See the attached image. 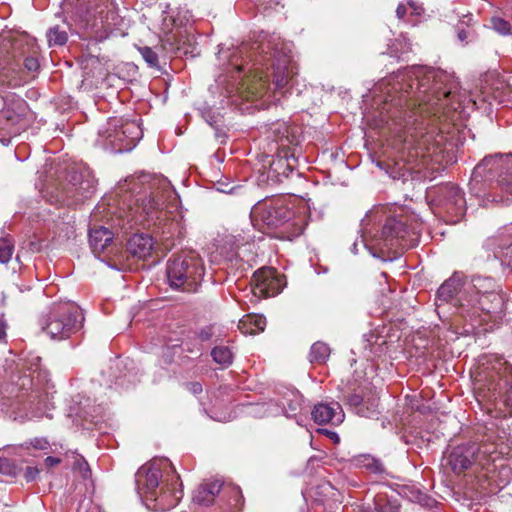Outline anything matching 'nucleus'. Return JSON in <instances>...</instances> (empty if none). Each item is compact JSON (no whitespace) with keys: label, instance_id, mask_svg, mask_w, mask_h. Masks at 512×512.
Returning <instances> with one entry per match:
<instances>
[{"label":"nucleus","instance_id":"nucleus-19","mask_svg":"<svg viewBox=\"0 0 512 512\" xmlns=\"http://www.w3.org/2000/svg\"><path fill=\"white\" fill-rule=\"evenodd\" d=\"M89 243L93 254L113 268L120 270L124 267L123 252L113 243V233L105 227L91 228Z\"/></svg>","mask_w":512,"mask_h":512},{"label":"nucleus","instance_id":"nucleus-20","mask_svg":"<svg viewBox=\"0 0 512 512\" xmlns=\"http://www.w3.org/2000/svg\"><path fill=\"white\" fill-rule=\"evenodd\" d=\"M96 188V180L88 171H73L69 176V183L63 190V201L68 205L83 202L89 198Z\"/></svg>","mask_w":512,"mask_h":512},{"label":"nucleus","instance_id":"nucleus-45","mask_svg":"<svg viewBox=\"0 0 512 512\" xmlns=\"http://www.w3.org/2000/svg\"><path fill=\"white\" fill-rule=\"evenodd\" d=\"M62 461H63V459H61L59 457L48 456L44 460V464L47 468H51V467H54V466L60 464Z\"/></svg>","mask_w":512,"mask_h":512},{"label":"nucleus","instance_id":"nucleus-15","mask_svg":"<svg viewBox=\"0 0 512 512\" xmlns=\"http://www.w3.org/2000/svg\"><path fill=\"white\" fill-rule=\"evenodd\" d=\"M82 19L86 27L100 38L121 22L114 0H87Z\"/></svg>","mask_w":512,"mask_h":512},{"label":"nucleus","instance_id":"nucleus-25","mask_svg":"<svg viewBox=\"0 0 512 512\" xmlns=\"http://www.w3.org/2000/svg\"><path fill=\"white\" fill-rule=\"evenodd\" d=\"M224 483L220 479L207 480L201 483L193 493V502L208 506L214 502Z\"/></svg>","mask_w":512,"mask_h":512},{"label":"nucleus","instance_id":"nucleus-44","mask_svg":"<svg viewBox=\"0 0 512 512\" xmlns=\"http://www.w3.org/2000/svg\"><path fill=\"white\" fill-rule=\"evenodd\" d=\"M212 336H213V327L212 326L204 327L198 333V337L201 341H208L211 339Z\"/></svg>","mask_w":512,"mask_h":512},{"label":"nucleus","instance_id":"nucleus-49","mask_svg":"<svg viewBox=\"0 0 512 512\" xmlns=\"http://www.w3.org/2000/svg\"><path fill=\"white\" fill-rule=\"evenodd\" d=\"M5 336V327L4 324L0 321V339Z\"/></svg>","mask_w":512,"mask_h":512},{"label":"nucleus","instance_id":"nucleus-29","mask_svg":"<svg viewBox=\"0 0 512 512\" xmlns=\"http://www.w3.org/2000/svg\"><path fill=\"white\" fill-rule=\"evenodd\" d=\"M240 323L244 333L256 334L264 331L266 319L262 315H248Z\"/></svg>","mask_w":512,"mask_h":512},{"label":"nucleus","instance_id":"nucleus-9","mask_svg":"<svg viewBox=\"0 0 512 512\" xmlns=\"http://www.w3.org/2000/svg\"><path fill=\"white\" fill-rule=\"evenodd\" d=\"M83 315L73 303H59L42 317L40 325L42 330L51 339H66L80 330L83 323Z\"/></svg>","mask_w":512,"mask_h":512},{"label":"nucleus","instance_id":"nucleus-38","mask_svg":"<svg viewBox=\"0 0 512 512\" xmlns=\"http://www.w3.org/2000/svg\"><path fill=\"white\" fill-rule=\"evenodd\" d=\"M492 28L500 35H508L511 32V24L501 17L491 19Z\"/></svg>","mask_w":512,"mask_h":512},{"label":"nucleus","instance_id":"nucleus-34","mask_svg":"<svg viewBox=\"0 0 512 512\" xmlns=\"http://www.w3.org/2000/svg\"><path fill=\"white\" fill-rule=\"evenodd\" d=\"M213 360L223 366H229L233 361V353L226 346H216L211 351Z\"/></svg>","mask_w":512,"mask_h":512},{"label":"nucleus","instance_id":"nucleus-12","mask_svg":"<svg viewBox=\"0 0 512 512\" xmlns=\"http://www.w3.org/2000/svg\"><path fill=\"white\" fill-rule=\"evenodd\" d=\"M23 60L25 69L30 73L39 71L38 46L33 37L21 34H9L5 36L0 45V68L10 61L18 63Z\"/></svg>","mask_w":512,"mask_h":512},{"label":"nucleus","instance_id":"nucleus-48","mask_svg":"<svg viewBox=\"0 0 512 512\" xmlns=\"http://www.w3.org/2000/svg\"><path fill=\"white\" fill-rule=\"evenodd\" d=\"M457 36L460 42H464L468 38L467 32L460 26L457 27Z\"/></svg>","mask_w":512,"mask_h":512},{"label":"nucleus","instance_id":"nucleus-47","mask_svg":"<svg viewBox=\"0 0 512 512\" xmlns=\"http://www.w3.org/2000/svg\"><path fill=\"white\" fill-rule=\"evenodd\" d=\"M384 343L385 341L383 339H376L375 340V344L376 346H374V353L375 354H381L384 350L383 346H384Z\"/></svg>","mask_w":512,"mask_h":512},{"label":"nucleus","instance_id":"nucleus-4","mask_svg":"<svg viewBox=\"0 0 512 512\" xmlns=\"http://www.w3.org/2000/svg\"><path fill=\"white\" fill-rule=\"evenodd\" d=\"M382 209L372 210L361 221V244L374 257L397 254L410 248L417 240L415 228L408 227L401 218L387 217Z\"/></svg>","mask_w":512,"mask_h":512},{"label":"nucleus","instance_id":"nucleus-16","mask_svg":"<svg viewBox=\"0 0 512 512\" xmlns=\"http://www.w3.org/2000/svg\"><path fill=\"white\" fill-rule=\"evenodd\" d=\"M428 197L448 223L459 222L465 214L466 201L463 192L454 184L446 183L435 187L428 192Z\"/></svg>","mask_w":512,"mask_h":512},{"label":"nucleus","instance_id":"nucleus-23","mask_svg":"<svg viewBox=\"0 0 512 512\" xmlns=\"http://www.w3.org/2000/svg\"><path fill=\"white\" fill-rule=\"evenodd\" d=\"M465 280L462 276L455 273L446 280L437 291V301L448 303L453 302L463 317L467 316V306H463L459 301V292L461 291Z\"/></svg>","mask_w":512,"mask_h":512},{"label":"nucleus","instance_id":"nucleus-13","mask_svg":"<svg viewBox=\"0 0 512 512\" xmlns=\"http://www.w3.org/2000/svg\"><path fill=\"white\" fill-rule=\"evenodd\" d=\"M29 107L20 97L9 96L6 101L0 96V142L8 145L11 138L20 134L29 125Z\"/></svg>","mask_w":512,"mask_h":512},{"label":"nucleus","instance_id":"nucleus-28","mask_svg":"<svg viewBox=\"0 0 512 512\" xmlns=\"http://www.w3.org/2000/svg\"><path fill=\"white\" fill-rule=\"evenodd\" d=\"M348 403L350 406L356 409L357 414L363 417H372L378 408L377 399H369L368 401H364V399L358 394L350 395L348 398Z\"/></svg>","mask_w":512,"mask_h":512},{"label":"nucleus","instance_id":"nucleus-24","mask_svg":"<svg viewBox=\"0 0 512 512\" xmlns=\"http://www.w3.org/2000/svg\"><path fill=\"white\" fill-rule=\"evenodd\" d=\"M312 418L318 425H338L344 420L342 407L337 402L318 403L312 410Z\"/></svg>","mask_w":512,"mask_h":512},{"label":"nucleus","instance_id":"nucleus-21","mask_svg":"<svg viewBox=\"0 0 512 512\" xmlns=\"http://www.w3.org/2000/svg\"><path fill=\"white\" fill-rule=\"evenodd\" d=\"M254 294L263 297H272L283 289L281 277L271 268L259 269L253 274Z\"/></svg>","mask_w":512,"mask_h":512},{"label":"nucleus","instance_id":"nucleus-50","mask_svg":"<svg viewBox=\"0 0 512 512\" xmlns=\"http://www.w3.org/2000/svg\"><path fill=\"white\" fill-rule=\"evenodd\" d=\"M358 245H359L358 241H355V242L353 243V245H352L351 250H352V252H353L354 254H357V253H358Z\"/></svg>","mask_w":512,"mask_h":512},{"label":"nucleus","instance_id":"nucleus-43","mask_svg":"<svg viewBox=\"0 0 512 512\" xmlns=\"http://www.w3.org/2000/svg\"><path fill=\"white\" fill-rule=\"evenodd\" d=\"M40 473V470L37 467H27L25 470L24 477L27 482L34 481Z\"/></svg>","mask_w":512,"mask_h":512},{"label":"nucleus","instance_id":"nucleus-6","mask_svg":"<svg viewBox=\"0 0 512 512\" xmlns=\"http://www.w3.org/2000/svg\"><path fill=\"white\" fill-rule=\"evenodd\" d=\"M479 390H487L488 397L500 399L512 415V365L498 355L486 356L475 375Z\"/></svg>","mask_w":512,"mask_h":512},{"label":"nucleus","instance_id":"nucleus-2","mask_svg":"<svg viewBox=\"0 0 512 512\" xmlns=\"http://www.w3.org/2000/svg\"><path fill=\"white\" fill-rule=\"evenodd\" d=\"M290 47L277 37H269L260 43L241 46L233 53L231 65L237 72L249 67L250 76L242 80V93L247 99L262 98L270 92L288 86L297 74V67L292 60Z\"/></svg>","mask_w":512,"mask_h":512},{"label":"nucleus","instance_id":"nucleus-46","mask_svg":"<svg viewBox=\"0 0 512 512\" xmlns=\"http://www.w3.org/2000/svg\"><path fill=\"white\" fill-rule=\"evenodd\" d=\"M187 388L193 394H199L202 392V385L199 382L188 383Z\"/></svg>","mask_w":512,"mask_h":512},{"label":"nucleus","instance_id":"nucleus-5","mask_svg":"<svg viewBox=\"0 0 512 512\" xmlns=\"http://www.w3.org/2000/svg\"><path fill=\"white\" fill-rule=\"evenodd\" d=\"M250 217L256 226L281 228V237L288 240L301 235L305 228L304 217L295 215L285 197L258 202L252 208Z\"/></svg>","mask_w":512,"mask_h":512},{"label":"nucleus","instance_id":"nucleus-10","mask_svg":"<svg viewBox=\"0 0 512 512\" xmlns=\"http://www.w3.org/2000/svg\"><path fill=\"white\" fill-rule=\"evenodd\" d=\"M475 177L494 180L495 189L500 191L497 202L512 200V154H495L485 157L473 171Z\"/></svg>","mask_w":512,"mask_h":512},{"label":"nucleus","instance_id":"nucleus-51","mask_svg":"<svg viewBox=\"0 0 512 512\" xmlns=\"http://www.w3.org/2000/svg\"><path fill=\"white\" fill-rule=\"evenodd\" d=\"M326 432H327L328 434H330V436H331V438H332V439H335L336 441H338V440H339L338 435H337L336 433H334V432H330V431H327V430H326Z\"/></svg>","mask_w":512,"mask_h":512},{"label":"nucleus","instance_id":"nucleus-1","mask_svg":"<svg viewBox=\"0 0 512 512\" xmlns=\"http://www.w3.org/2000/svg\"><path fill=\"white\" fill-rule=\"evenodd\" d=\"M458 82L447 71L413 66L381 80L374 93L383 100L388 117L405 130L404 144L410 163L425 164L426 158L440 152L443 135L435 134L436 118L446 108L455 110Z\"/></svg>","mask_w":512,"mask_h":512},{"label":"nucleus","instance_id":"nucleus-18","mask_svg":"<svg viewBox=\"0 0 512 512\" xmlns=\"http://www.w3.org/2000/svg\"><path fill=\"white\" fill-rule=\"evenodd\" d=\"M269 138L278 144L279 157L284 158L291 166L290 160L296 161L301 153L298 147L300 143L301 129L297 125L285 121L272 123L268 129Z\"/></svg>","mask_w":512,"mask_h":512},{"label":"nucleus","instance_id":"nucleus-42","mask_svg":"<svg viewBox=\"0 0 512 512\" xmlns=\"http://www.w3.org/2000/svg\"><path fill=\"white\" fill-rule=\"evenodd\" d=\"M8 397H9V394L7 393V396H5V397H3V398L1 399V403H2V405L5 407V408H2V411H5V412H9V411H11V412H13V413H16V412H18V411H20V410H22V409H24V410H29V409H30L28 405H25L24 403H20V404L18 405V406H19V409L13 410V407L9 406V404H10L11 402L7 401V398H8Z\"/></svg>","mask_w":512,"mask_h":512},{"label":"nucleus","instance_id":"nucleus-33","mask_svg":"<svg viewBox=\"0 0 512 512\" xmlns=\"http://www.w3.org/2000/svg\"><path fill=\"white\" fill-rule=\"evenodd\" d=\"M330 355V348L324 342H315L309 353V360L311 363H323Z\"/></svg>","mask_w":512,"mask_h":512},{"label":"nucleus","instance_id":"nucleus-14","mask_svg":"<svg viewBox=\"0 0 512 512\" xmlns=\"http://www.w3.org/2000/svg\"><path fill=\"white\" fill-rule=\"evenodd\" d=\"M160 191L152 192L149 195H144L136 199V202L129 209L127 215L128 222L134 224H144L145 222L156 223L161 220L165 214L163 210V198L172 197L175 192L172 189L170 182L167 179L159 180Z\"/></svg>","mask_w":512,"mask_h":512},{"label":"nucleus","instance_id":"nucleus-30","mask_svg":"<svg viewBox=\"0 0 512 512\" xmlns=\"http://www.w3.org/2000/svg\"><path fill=\"white\" fill-rule=\"evenodd\" d=\"M362 512H399L396 500H390L386 495L378 494L374 498V509H363Z\"/></svg>","mask_w":512,"mask_h":512},{"label":"nucleus","instance_id":"nucleus-40","mask_svg":"<svg viewBox=\"0 0 512 512\" xmlns=\"http://www.w3.org/2000/svg\"><path fill=\"white\" fill-rule=\"evenodd\" d=\"M140 53L143 59L150 67H155L158 64V55L155 51L150 47H142L140 48Z\"/></svg>","mask_w":512,"mask_h":512},{"label":"nucleus","instance_id":"nucleus-52","mask_svg":"<svg viewBox=\"0 0 512 512\" xmlns=\"http://www.w3.org/2000/svg\"><path fill=\"white\" fill-rule=\"evenodd\" d=\"M115 383L116 385L124 386V380L122 378H118Z\"/></svg>","mask_w":512,"mask_h":512},{"label":"nucleus","instance_id":"nucleus-22","mask_svg":"<svg viewBox=\"0 0 512 512\" xmlns=\"http://www.w3.org/2000/svg\"><path fill=\"white\" fill-rule=\"evenodd\" d=\"M479 447L476 443L463 444L455 447L447 458V464L455 474L466 471L477 460Z\"/></svg>","mask_w":512,"mask_h":512},{"label":"nucleus","instance_id":"nucleus-8","mask_svg":"<svg viewBox=\"0 0 512 512\" xmlns=\"http://www.w3.org/2000/svg\"><path fill=\"white\" fill-rule=\"evenodd\" d=\"M204 273L202 259L193 253L171 258L167 262V282L173 290L196 292Z\"/></svg>","mask_w":512,"mask_h":512},{"label":"nucleus","instance_id":"nucleus-3","mask_svg":"<svg viewBox=\"0 0 512 512\" xmlns=\"http://www.w3.org/2000/svg\"><path fill=\"white\" fill-rule=\"evenodd\" d=\"M135 481L137 493L153 511L170 510L183 496L180 477L168 458H154L141 466Z\"/></svg>","mask_w":512,"mask_h":512},{"label":"nucleus","instance_id":"nucleus-41","mask_svg":"<svg viewBox=\"0 0 512 512\" xmlns=\"http://www.w3.org/2000/svg\"><path fill=\"white\" fill-rule=\"evenodd\" d=\"M29 446L38 449V450H46L49 448L50 444L46 438L36 437L29 442Z\"/></svg>","mask_w":512,"mask_h":512},{"label":"nucleus","instance_id":"nucleus-37","mask_svg":"<svg viewBox=\"0 0 512 512\" xmlns=\"http://www.w3.org/2000/svg\"><path fill=\"white\" fill-rule=\"evenodd\" d=\"M71 456L74 460L72 468L74 470H78L82 474L83 478H88V476L90 475V469L87 461L77 453H71Z\"/></svg>","mask_w":512,"mask_h":512},{"label":"nucleus","instance_id":"nucleus-36","mask_svg":"<svg viewBox=\"0 0 512 512\" xmlns=\"http://www.w3.org/2000/svg\"><path fill=\"white\" fill-rule=\"evenodd\" d=\"M14 251V243L11 238H0V263H8Z\"/></svg>","mask_w":512,"mask_h":512},{"label":"nucleus","instance_id":"nucleus-7","mask_svg":"<svg viewBox=\"0 0 512 512\" xmlns=\"http://www.w3.org/2000/svg\"><path fill=\"white\" fill-rule=\"evenodd\" d=\"M499 290L500 286L493 278L474 276L470 280L465 279L458 299L467 306L469 318L478 317L481 313L493 314L503 304Z\"/></svg>","mask_w":512,"mask_h":512},{"label":"nucleus","instance_id":"nucleus-32","mask_svg":"<svg viewBox=\"0 0 512 512\" xmlns=\"http://www.w3.org/2000/svg\"><path fill=\"white\" fill-rule=\"evenodd\" d=\"M48 45L52 46H62L68 40V34L65 29L61 28L59 25H55L50 27L46 33Z\"/></svg>","mask_w":512,"mask_h":512},{"label":"nucleus","instance_id":"nucleus-35","mask_svg":"<svg viewBox=\"0 0 512 512\" xmlns=\"http://www.w3.org/2000/svg\"><path fill=\"white\" fill-rule=\"evenodd\" d=\"M22 471V467L14 460L0 457V473L10 477L18 476Z\"/></svg>","mask_w":512,"mask_h":512},{"label":"nucleus","instance_id":"nucleus-53","mask_svg":"<svg viewBox=\"0 0 512 512\" xmlns=\"http://www.w3.org/2000/svg\"><path fill=\"white\" fill-rule=\"evenodd\" d=\"M471 20H472V18H471V17H468V20H467V21H463V22L461 23V25H462V24H464V23L468 24Z\"/></svg>","mask_w":512,"mask_h":512},{"label":"nucleus","instance_id":"nucleus-17","mask_svg":"<svg viewBox=\"0 0 512 512\" xmlns=\"http://www.w3.org/2000/svg\"><path fill=\"white\" fill-rule=\"evenodd\" d=\"M143 132L136 121L113 118L108 122L103 137L115 152L131 151L142 138Z\"/></svg>","mask_w":512,"mask_h":512},{"label":"nucleus","instance_id":"nucleus-31","mask_svg":"<svg viewBox=\"0 0 512 512\" xmlns=\"http://www.w3.org/2000/svg\"><path fill=\"white\" fill-rule=\"evenodd\" d=\"M356 465L362 468L367 469L369 472L374 474H383L385 473V468L383 463L377 459L374 458L371 455H360L356 458Z\"/></svg>","mask_w":512,"mask_h":512},{"label":"nucleus","instance_id":"nucleus-11","mask_svg":"<svg viewBox=\"0 0 512 512\" xmlns=\"http://www.w3.org/2000/svg\"><path fill=\"white\" fill-rule=\"evenodd\" d=\"M49 383L46 387H38L34 382V376L22 375L17 376L14 380L6 385V392L9 394L7 401L11 402L9 406L13 410L19 409V404L24 403L29 408H36L40 413L48 408V403L52 398L53 391L50 390Z\"/></svg>","mask_w":512,"mask_h":512},{"label":"nucleus","instance_id":"nucleus-39","mask_svg":"<svg viewBox=\"0 0 512 512\" xmlns=\"http://www.w3.org/2000/svg\"><path fill=\"white\" fill-rule=\"evenodd\" d=\"M408 7L412 10V13L420 15L422 8L419 7L415 2L408 1L407 4L400 3L396 9V15L399 19H403L407 13Z\"/></svg>","mask_w":512,"mask_h":512},{"label":"nucleus","instance_id":"nucleus-27","mask_svg":"<svg viewBox=\"0 0 512 512\" xmlns=\"http://www.w3.org/2000/svg\"><path fill=\"white\" fill-rule=\"evenodd\" d=\"M487 246L503 264L512 267V240L505 236L495 237L488 240Z\"/></svg>","mask_w":512,"mask_h":512},{"label":"nucleus","instance_id":"nucleus-26","mask_svg":"<svg viewBox=\"0 0 512 512\" xmlns=\"http://www.w3.org/2000/svg\"><path fill=\"white\" fill-rule=\"evenodd\" d=\"M153 249V240L146 234H135L127 243L125 253L138 259H145L150 256Z\"/></svg>","mask_w":512,"mask_h":512}]
</instances>
